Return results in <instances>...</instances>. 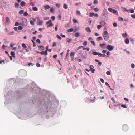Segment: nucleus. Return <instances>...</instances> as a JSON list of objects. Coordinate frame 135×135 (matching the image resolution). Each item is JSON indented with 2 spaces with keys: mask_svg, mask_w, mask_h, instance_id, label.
<instances>
[{
  "mask_svg": "<svg viewBox=\"0 0 135 135\" xmlns=\"http://www.w3.org/2000/svg\"><path fill=\"white\" fill-rule=\"evenodd\" d=\"M108 9L109 11L110 12H112L113 10V9H112V8H108Z\"/></svg>",
  "mask_w": 135,
  "mask_h": 135,
  "instance_id": "ea45409f",
  "label": "nucleus"
},
{
  "mask_svg": "<svg viewBox=\"0 0 135 135\" xmlns=\"http://www.w3.org/2000/svg\"><path fill=\"white\" fill-rule=\"evenodd\" d=\"M36 65L37 67H40V64L38 63H37L36 64Z\"/></svg>",
  "mask_w": 135,
  "mask_h": 135,
  "instance_id": "3c124183",
  "label": "nucleus"
},
{
  "mask_svg": "<svg viewBox=\"0 0 135 135\" xmlns=\"http://www.w3.org/2000/svg\"><path fill=\"white\" fill-rule=\"evenodd\" d=\"M75 37H78L80 36V33L79 32H76L75 33Z\"/></svg>",
  "mask_w": 135,
  "mask_h": 135,
  "instance_id": "2eb2a0df",
  "label": "nucleus"
},
{
  "mask_svg": "<svg viewBox=\"0 0 135 135\" xmlns=\"http://www.w3.org/2000/svg\"><path fill=\"white\" fill-rule=\"evenodd\" d=\"M98 55L99 57H103L106 56L105 54H103L100 53H99Z\"/></svg>",
  "mask_w": 135,
  "mask_h": 135,
  "instance_id": "0eeeda50",
  "label": "nucleus"
},
{
  "mask_svg": "<svg viewBox=\"0 0 135 135\" xmlns=\"http://www.w3.org/2000/svg\"><path fill=\"white\" fill-rule=\"evenodd\" d=\"M63 8L65 9H67L68 8L66 4L65 3L64 4Z\"/></svg>",
  "mask_w": 135,
  "mask_h": 135,
  "instance_id": "f3484780",
  "label": "nucleus"
},
{
  "mask_svg": "<svg viewBox=\"0 0 135 135\" xmlns=\"http://www.w3.org/2000/svg\"><path fill=\"white\" fill-rule=\"evenodd\" d=\"M73 22L74 23H76V22H77V20H76V19H73Z\"/></svg>",
  "mask_w": 135,
  "mask_h": 135,
  "instance_id": "bf43d9fd",
  "label": "nucleus"
},
{
  "mask_svg": "<svg viewBox=\"0 0 135 135\" xmlns=\"http://www.w3.org/2000/svg\"><path fill=\"white\" fill-rule=\"evenodd\" d=\"M99 54L98 53H97V52L95 51L94 52L92 53L94 55H98V54Z\"/></svg>",
  "mask_w": 135,
  "mask_h": 135,
  "instance_id": "bb28decb",
  "label": "nucleus"
},
{
  "mask_svg": "<svg viewBox=\"0 0 135 135\" xmlns=\"http://www.w3.org/2000/svg\"><path fill=\"white\" fill-rule=\"evenodd\" d=\"M15 7L18 8L19 6V4L17 3H15Z\"/></svg>",
  "mask_w": 135,
  "mask_h": 135,
  "instance_id": "cd10ccee",
  "label": "nucleus"
},
{
  "mask_svg": "<svg viewBox=\"0 0 135 135\" xmlns=\"http://www.w3.org/2000/svg\"><path fill=\"white\" fill-rule=\"evenodd\" d=\"M86 31L90 33L91 32V30L89 27H86L85 28Z\"/></svg>",
  "mask_w": 135,
  "mask_h": 135,
  "instance_id": "9b49d317",
  "label": "nucleus"
},
{
  "mask_svg": "<svg viewBox=\"0 0 135 135\" xmlns=\"http://www.w3.org/2000/svg\"><path fill=\"white\" fill-rule=\"evenodd\" d=\"M94 16L96 17H98V15L96 13L94 14Z\"/></svg>",
  "mask_w": 135,
  "mask_h": 135,
  "instance_id": "774afa93",
  "label": "nucleus"
},
{
  "mask_svg": "<svg viewBox=\"0 0 135 135\" xmlns=\"http://www.w3.org/2000/svg\"><path fill=\"white\" fill-rule=\"evenodd\" d=\"M90 70H91L92 72V73H93L95 71V69H92L94 68V67H93V66L91 65H90Z\"/></svg>",
  "mask_w": 135,
  "mask_h": 135,
  "instance_id": "6e6552de",
  "label": "nucleus"
},
{
  "mask_svg": "<svg viewBox=\"0 0 135 135\" xmlns=\"http://www.w3.org/2000/svg\"><path fill=\"white\" fill-rule=\"evenodd\" d=\"M52 21L51 20H50L46 22L47 25H48L47 26V28H48L52 26L53 24L51 22Z\"/></svg>",
  "mask_w": 135,
  "mask_h": 135,
  "instance_id": "f257e3e1",
  "label": "nucleus"
},
{
  "mask_svg": "<svg viewBox=\"0 0 135 135\" xmlns=\"http://www.w3.org/2000/svg\"><path fill=\"white\" fill-rule=\"evenodd\" d=\"M47 49H46L45 51L44 52V54H45L46 55H47Z\"/></svg>",
  "mask_w": 135,
  "mask_h": 135,
  "instance_id": "a18cd8bd",
  "label": "nucleus"
},
{
  "mask_svg": "<svg viewBox=\"0 0 135 135\" xmlns=\"http://www.w3.org/2000/svg\"><path fill=\"white\" fill-rule=\"evenodd\" d=\"M106 74L108 75H109L110 74V73L109 71H108L106 72Z\"/></svg>",
  "mask_w": 135,
  "mask_h": 135,
  "instance_id": "4d7b16f0",
  "label": "nucleus"
},
{
  "mask_svg": "<svg viewBox=\"0 0 135 135\" xmlns=\"http://www.w3.org/2000/svg\"><path fill=\"white\" fill-rule=\"evenodd\" d=\"M83 47V46H80L78 48H77V50H79V49H81V48H82V47Z\"/></svg>",
  "mask_w": 135,
  "mask_h": 135,
  "instance_id": "69168bd1",
  "label": "nucleus"
},
{
  "mask_svg": "<svg viewBox=\"0 0 135 135\" xmlns=\"http://www.w3.org/2000/svg\"><path fill=\"white\" fill-rule=\"evenodd\" d=\"M113 26L116 27L117 26V24L116 23H114L113 24Z\"/></svg>",
  "mask_w": 135,
  "mask_h": 135,
  "instance_id": "603ef678",
  "label": "nucleus"
},
{
  "mask_svg": "<svg viewBox=\"0 0 135 135\" xmlns=\"http://www.w3.org/2000/svg\"><path fill=\"white\" fill-rule=\"evenodd\" d=\"M125 42L127 44H128L129 42V40L128 38H126L125 40Z\"/></svg>",
  "mask_w": 135,
  "mask_h": 135,
  "instance_id": "dca6fc26",
  "label": "nucleus"
},
{
  "mask_svg": "<svg viewBox=\"0 0 135 135\" xmlns=\"http://www.w3.org/2000/svg\"><path fill=\"white\" fill-rule=\"evenodd\" d=\"M74 52H71L70 53V56L72 58L74 57Z\"/></svg>",
  "mask_w": 135,
  "mask_h": 135,
  "instance_id": "f8f14e48",
  "label": "nucleus"
},
{
  "mask_svg": "<svg viewBox=\"0 0 135 135\" xmlns=\"http://www.w3.org/2000/svg\"><path fill=\"white\" fill-rule=\"evenodd\" d=\"M107 48L109 51L112 50L114 48V46L110 45H107L106 47Z\"/></svg>",
  "mask_w": 135,
  "mask_h": 135,
  "instance_id": "20e7f679",
  "label": "nucleus"
},
{
  "mask_svg": "<svg viewBox=\"0 0 135 135\" xmlns=\"http://www.w3.org/2000/svg\"><path fill=\"white\" fill-rule=\"evenodd\" d=\"M102 38L101 37H99L97 38V40L98 41H99L100 40H102Z\"/></svg>",
  "mask_w": 135,
  "mask_h": 135,
  "instance_id": "c85d7f7f",
  "label": "nucleus"
},
{
  "mask_svg": "<svg viewBox=\"0 0 135 135\" xmlns=\"http://www.w3.org/2000/svg\"><path fill=\"white\" fill-rule=\"evenodd\" d=\"M100 80L101 81L102 83H104V81L103 79L102 78H100Z\"/></svg>",
  "mask_w": 135,
  "mask_h": 135,
  "instance_id": "13d9d810",
  "label": "nucleus"
},
{
  "mask_svg": "<svg viewBox=\"0 0 135 135\" xmlns=\"http://www.w3.org/2000/svg\"><path fill=\"white\" fill-rule=\"evenodd\" d=\"M112 11L113 13H115L117 12V11L115 9H113Z\"/></svg>",
  "mask_w": 135,
  "mask_h": 135,
  "instance_id": "a19ab883",
  "label": "nucleus"
},
{
  "mask_svg": "<svg viewBox=\"0 0 135 135\" xmlns=\"http://www.w3.org/2000/svg\"><path fill=\"white\" fill-rule=\"evenodd\" d=\"M130 12L131 13H133L134 12V9H130Z\"/></svg>",
  "mask_w": 135,
  "mask_h": 135,
  "instance_id": "8fccbe9b",
  "label": "nucleus"
},
{
  "mask_svg": "<svg viewBox=\"0 0 135 135\" xmlns=\"http://www.w3.org/2000/svg\"><path fill=\"white\" fill-rule=\"evenodd\" d=\"M56 37L57 38H58L59 39L61 40V37H60L58 34L56 35Z\"/></svg>",
  "mask_w": 135,
  "mask_h": 135,
  "instance_id": "f704fd0d",
  "label": "nucleus"
},
{
  "mask_svg": "<svg viewBox=\"0 0 135 135\" xmlns=\"http://www.w3.org/2000/svg\"><path fill=\"white\" fill-rule=\"evenodd\" d=\"M121 107H122L126 108H127V107L125 105H124L123 104H122L121 105Z\"/></svg>",
  "mask_w": 135,
  "mask_h": 135,
  "instance_id": "6e6d98bb",
  "label": "nucleus"
},
{
  "mask_svg": "<svg viewBox=\"0 0 135 135\" xmlns=\"http://www.w3.org/2000/svg\"><path fill=\"white\" fill-rule=\"evenodd\" d=\"M131 66L132 68H134L135 67L134 64H132L131 65Z\"/></svg>",
  "mask_w": 135,
  "mask_h": 135,
  "instance_id": "de8ad7c7",
  "label": "nucleus"
},
{
  "mask_svg": "<svg viewBox=\"0 0 135 135\" xmlns=\"http://www.w3.org/2000/svg\"><path fill=\"white\" fill-rule=\"evenodd\" d=\"M25 3L23 1H22L20 4L21 6H23L25 5Z\"/></svg>",
  "mask_w": 135,
  "mask_h": 135,
  "instance_id": "ddd939ff",
  "label": "nucleus"
},
{
  "mask_svg": "<svg viewBox=\"0 0 135 135\" xmlns=\"http://www.w3.org/2000/svg\"><path fill=\"white\" fill-rule=\"evenodd\" d=\"M76 13L77 15H78L79 16H80L81 15V13L80 11L79 10L77 11Z\"/></svg>",
  "mask_w": 135,
  "mask_h": 135,
  "instance_id": "5701e85b",
  "label": "nucleus"
},
{
  "mask_svg": "<svg viewBox=\"0 0 135 135\" xmlns=\"http://www.w3.org/2000/svg\"><path fill=\"white\" fill-rule=\"evenodd\" d=\"M45 9H49L50 8V7L49 5H45L43 6Z\"/></svg>",
  "mask_w": 135,
  "mask_h": 135,
  "instance_id": "1a4fd4ad",
  "label": "nucleus"
},
{
  "mask_svg": "<svg viewBox=\"0 0 135 135\" xmlns=\"http://www.w3.org/2000/svg\"><path fill=\"white\" fill-rule=\"evenodd\" d=\"M10 21L9 18L8 17H7L6 18L5 23L8 24L9 23Z\"/></svg>",
  "mask_w": 135,
  "mask_h": 135,
  "instance_id": "39448f33",
  "label": "nucleus"
},
{
  "mask_svg": "<svg viewBox=\"0 0 135 135\" xmlns=\"http://www.w3.org/2000/svg\"><path fill=\"white\" fill-rule=\"evenodd\" d=\"M83 45L85 46H86L87 45V42L86 41H84L83 43Z\"/></svg>",
  "mask_w": 135,
  "mask_h": 135,
  "instance_id": "2f4dec72",
  "label": "nucleus"
},
{
  "mask_svg": "<svg viewBox=\"0 0 135 135\" xmlns=\"http://www.w3.org/2000/svg\"><path fill=\"white\" fill-rule=\"evenodd\" d=\"M108 35V32L106 31H104L103 35Z\"/></svg>",
  "mask_w": 135,
  "mask_h": 135,
  "instance_id": "72a5a7b5",
  "label": "nucleus"
},
{
  "mask_svg": "<svg viewBox=\"0 0 135 135\" xmlns=\"http://www.w3.org/2000/svg\"><path fill=\"white\" fill-rule=\"evenodd\" d=\"M54 11V9L53 8H51L50 9V11L52 12L53 13Z\"/></svg>",
  "mask_w": 135,
  "mask_h": 135,
  "instance_id": "864d4df0",
  "label": "nucleus"
},
{
  "mask_svg": "<svg viewBox=\"0 0 135 135\" xmlns=\"http://www.w3.org/2000/svg\"><path fill=\"white\" fill-rule=\"evenodd\" d=\"M122 36L124 37H125L127 36V34L126 33H123L122 34Z\"/></svg>",
  "mask_w": 135,
  "mask_h": 135,
  "instance_id": "7c9ffc66",
  "label": "nucleus"
},
{
  "mask_svg": "<svg viewBox=\"0 0 135 135\" xmlns=\"http://www.w3.org/2000/svg\"><path fill=\"white\" fill-rule=\"evenodd\" d=\"M56 46V43L55 42H53V43L52 46L53 47H55V46Z\"/></svg>",
  "mask_w": 135,
  "mask_h": 135,
  "instance_id": "052dcab7",
  "label": "nucleus"
},
{
  "mask_svg": "<svg viewBox=\"0 0 135 135\" xmlns=\"http://www.w3.org/2000/svg\"><path fill=\"white\" fill-rule=\"evenodd\" d=\"M22 22L23 25H27V19L25 18H23L22 19Z\"/></svg>",
  "mask_w": 135,
  "mask_h": 135,
  "instance_id": "7ed1b4c3",
  "label": "nucleus"
},
{
  "mask_svg": "<svg viewBox=\"0 0 135 135\" xmlns=\"http://www.w3.org/2000/svg\"><path fill=\"white\" fill-rule=\"evenodd\" d=\"M14 45H15L13 43H11L10 44V47H12L13 46H14Z\"/></svg>",
  "mask_w": 135,
  "mask_h": 135,
  "instance_id": "680f3d73",
  "label": "nucleus"
},
{
  "mask_svg": "<svg viewBox=\"0 0 135 135\" xmlns=\"http://www.w3.org/2000/svg\"><path fill=\"white\" fill-rule=\"evenodd\" d=\"M74 30V29L73 28H70L69 29H68V32H71L73 31Z\"/></svg>",
  "mask_w": 135,
  "mask_h": 135,
  "instance_id": "b1692460",
  "label": "nucleus"
},
{
  "mask_svg": "<svg viewBox=\"0 0 135 135\" xmlns=\"http://www.w3.org/2000/svg\"><path fill=\"white\" fill-rule=\"evenodd\" d=\"M131 17L132 18H135V14H132L131 15Z\"/></svg>",
  "mask_w": 135,
  "mask_h": 135,
  "instance_id": "49530a36",
  "label": "nucleus"
},
{
  "mask_svg": "<svg viewBox=\"0 0 135 135\" xmlns=\"http://www.w3.org/2000/svg\"><path fill=\"white\" fill-rule=\"evenodd\" d=\"M36 41L37 43H40V41L39 39H37L36 40Z\"/></svg>",
  "mask_w": 135,
  "mask_h": 135,
  "instance_id": "58836bf2",
  "label": "nucleus"
},
{
  "mask_svg": "<svg viewBox=\"0 0 135 135\" xmlns=\"http://www.w3.org/2000/svg\"><path fill=\"white\" fill-rule=\"evenodd\" d=\"M98 2L97 0H94L93 3L95 4H98Z\"/></svg>",
  "mask_w": 135,
  "mask_h": 135,
  "instance_id": "a878e982",
  "label": "nucleus"
},
{
  "mask_svg": "<svg viewBox=\"0 0 135 135\" xmlns=\"http://www.w3.org/2000/svg\"><path fill=\"white\" fill-rule=\"evenodd\" d=\"M56 6L58 8H59L60 6V4H59L57 3L56 4Z\"/></svg>",
  "mask_w": 135,
  "mask_h": 135,
  "instance_id": "5fc2aeb1",
  "label": "nucleus"
},
{
  "mask_svg": "<svg viewBox=\"0 0 135 135\" xmlns=\"http://www.w3.org/2000/svg\"><path fill=\"white\" fill-rule=\"evenodd\" d=\"M102 27V26L101 25H98L97 26V28L98 29H100Z\"/></svg>",
  "mask_w": 135,
  "mask_h": 135,
  "instance_id": "c756f323",
  "label": "nucleus"
},
{
  "mask_svg": "<svg viewBox=\"0 0 135 135\" xmlns=\"http://www.w3.org/2000/svg\"><path fill=\"white\" fill-rule=\"evenodd\" d=\"M32 9L35 11H37L38 10L37 8L36 7H33L32 8Z\"/></svg>",
  "mask_w": 135,
  "mask_h": 135,
  "instance_id": "4468645a",
  "label": "nucleus"
},
{
  "mask_svg": "<svg viewBox=\"0 0 135 135\" xmlns=\"http://www.w3.org/2000/svg\"><path fill=\"white\" fill-rule=\"evenodd\" d=\"M123 10L126 11L128 12L129 11V10H127L126 8H123Z\"/></svg>",
  "mask_w": 135,
  "mask_h": 135,
  "instance_id": "37998d69",
  "label": "nucleus"
},
{
  "mask_svg": "<svg viewBox=\"0 0 135 135\" xmlns=\"http://www.w3.org/2000/svg\"><path fill=\"white\" fill-rule=\"evenodd\" d=\"M30 24L31 25H33V26L35 24H34V22L33 21H32V20H31L30 21Z\"/></svg>",
  "mask_w": 135,
  "mask_h": 135,
  "instance_id": "4be33fe9",
  "label": "nucleus"
},
{
  "mask_svg": "<svg viewBox=\"0 0 135 135\" xmlns=\"http://www.w3.org/2000/svg\"><path fill=\"white\" fill-rule=\"evenodd\" d=\"M122 129L124 131H126L128 130V127L127 125H124L122 126Z\"/></svg>",
  "mask_w": 135,
  "mask_h": 135,
  "instance_id": "f03ea898",
  "label": "nucleus"
},
{
  "mask_svg": "<svg viewBox=\"0 0 135 135\" xmlns=\"http://www.w3.org/2000/svg\"><path fill=\"white\" fill-rule=\"evenodd\" d=\"M22 46L25 49H26L27 47L26 45L24 43H23L22 44Z\"/></svg>",
  "mask_w": 135,
  "mask_h": 135,
  "instance_id": "a211bd4d",
  "label": "nucleus"
},
{
  "mask_svg": "<svg viewBox=\"0 0 135 135\" xmlns=\"http://www.w3.org/2000/svg\"><path fill=\"white\" fill-rule=\"evenodd\" d=\"M39 49L41 50H43L44 49V47L42 46H40L38 47Z\"/></svg>",
  "mask_w": 135,
  "mask_h": 135,
  "instance_id": "6ab92c4d",
  "label": "nucleus"
},
{
  "mask_svg": "<svg viewBox=\"0 0 135 135\" xmlns=\"http://www.w3.org/2000/svg\"><path fill=\"white\" fill-rule=\"evenodd\" d=\"M72 40V39L71 38L68 39L67 40V42L68 43H70Z\"/></svg>",
  "mask_w": 135,
  "mask_h": 135,
  "instance_id": "4c0bfd02",
  "label": "nucleus"
},
{
  "mask_svg": "<svg viewBox=\"0 0 135 135\" xmlns=\"http://www.w3.org/2000/svg\"><path fill=\"white\" fill-rule=\"evenodd\" d=\"M24 16H27L28 15V13L26 12H25L23 14Z\"/></svg>",
  "mask_w": 135,
  "mask_h": 135,
  "instance_id": "c03bdc74",
  "label": "nucleus"
},
{
  "mask_svg": "<svg viewBox=\"0 0 135 135\" xmlns=\"http://www.w3.org/2000/svg\"><path fill=\"white\" fill-rule=\"evenodd\" d=\"M91 43L94 46H95V44L94 42L93 41H90Z\"/></svg>",
  "mask_w": 135,
  "mask_h": 135,
  "instance_id": "e433bc0d",
  "label": "nucleus"
},
{
  "mask_svg": "<svg viewBox=\"0 0 135 135\" xmlns=\"http://www.w3.org/2000/svg\"><path fill=\"white\" fill-rule=\"evenodd\" d=\"M105 44L104 43L101 44L100 45V46L101 47H102L105 45Z\"/></svg>",
  "mask_w": 135,
  "mask_h": 135,
  "instance_id": "0e129e2a",
  "label": "nucleus"
},
{
  "mask_svg": "<svg viewBox=\"0 0 135 135\" xmlns=\"http://www.w3.org/2000/svg\"><path fill=\"white\" fill-rule=\"evenodd\" d=\"M57 57V55H55L53 56V57L54 58H56Z\"/></svg>",
  "mask_w": 135,
  "mask_h": 135,
  "instance_id": "338daca9",
  "label": "nucleus"
},
{
  "mask_svg": "<svg viewBox=\"0 0 135 135\" xmlns=\"http://www.w3.org/2000/svg\"><path fill=\"white\" fill-rule=\"evenodd\" d=\"M49 18V17H44L43 18V19L45 20H48Z\"/></svg>",
  "mask_w": 135,
  "mask_h": 135,
  "instance_id": "79ce46f5",
  "label": "nucleus"
},
{
  "mask_svg": "<svg viewBox=\"0 0 135 135\" xmlns=\"http://www.w3.org/2000/svg\"><path fill=\"white\" fill-rule=\"evenodd\" d=\"M118 20L119 21H121L122 22L123 21V19L122 18L120 17H119L118 18Z\"/></svg>",
  "mask_w": 135,
  "mask_h": 135,
  "instance_id": "393cba45",
  "label": "nucleus"
},
{
  "mask_svg": "<svg viewBox=\"0 0 135 135\" xmlns=\"http://www.w3.org/2000/svg\"><path fill=\"white\" fill-rule=\"evenodd\" d=\"M19 24L18 22H16L15 24V26H18L19 25Z\"/></svg>",
  "mask_w": 135,
  "mask_h": 135,
  "instance_id": "09e8293b",
  "label": "nucleus"
},
{
  "mask_svg": "<svg viewBox=\"0 0 135 135\" xmlns=\"http://www.w3.org/2000/svg\"><path fill=\"white\" fill-rule=\"evenodd\" d=\"M24 12V10H21L20 11L19 14L20 15H21Z\"/></svg>",
  "mask_w": 135,
  "mask_h": 135,
  "instance_id": "412c9836",
  "label": "nucleus"
},
{
  "mask_svg": "<svg viewBox=\"0 0 135 135\" xmlns=\"http://www.w3.org/2000/svg\"><path fill=\"white\" fill-rule=\"evenodd\" d=\"M18 29L19 30H21L23 29V27L21 26H19L18 27Z\"/></svg>",
  "mask_w": 135,
  "mask_h": 135,
  "instance_id": "473e14b6",
  "label": "nucleus"
},
{
  "mask_svg": "<svg viewBox=\"0 0 135 135\" xmlns=\"http://www.w3.org/2000/svg\"><path fill=\"white\" fill-rule=\"evenodd\" d=\"M60 35L63 38H65V35H62V33H61L60 34Z\"/></svg>",
  "mask_w": 135,
  "mask_h": 135,
  "instance_id": "e2e57ef3",
  "label": "nucleus"
},
{
  "mask_svg": "<svg viewBox=\"0 0 135 135\" xmlns=\"http://www.w3.org/2000/svg\"><path fill=\"white\" fill-rule=\"evenodd\" d=\"M11 55L13 57L15 58V52L13 51H11Z\"/></svg>",
  "mask_w": 135,
  "mask_h": 135,
  "instance_id": "9d476101",
  "label": "nucleus"
},
{
  "mask_svg": "<svg viewBox=\"0 0 135 135\" xmlns=\"http://www.w3.org/2000/svg\"><path fill=\"white\" fill-rule=\"evenodd\" d=\"M104 39L106 41L108 40L109 36L108 35H103Z\"/></svg>",
  "mask_w": 135,
  "mask_h": 135,
  "instance_id": "423d86ee",
  "label": "nucleus"
},
{
  "mask_svg": "<svg viewBox=\"0 0 135 135\" xmlns=\"http://www.w3.org/2000/svg\"><path fill=\"white\" fill-rule=\"evenodd\" d=\"M43 23V22L42 21H39L38 23V24L39 25H41Z\"/></svg>",
  "mask_w": 135,
  "mask_h": 135,
  "instance_id": "c9c22d12",
  "label": "nucleus"
},
{
  "mask_svg": "<svg viewBox=\"0 0 135 135\" xmlns=\"http://www.w3.org/2000/svg\"><path fill=\"white\" fill-rule=\"evenodd\" d=\"M90 15H89L90 17H93V16L94 15V13H93L90 12Z\"/></svg>",
  "mask_w": 135,
  "mask_h": 135,
  "instance_id": "aec40b11",
  "label": "nucleus"
}]
</instances>
